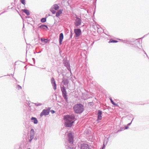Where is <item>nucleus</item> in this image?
<instances>
[{
  "mask_svg": "<svg viewBox=\"0 0 149 149\" xmlns=\"http://www.w3.org/2000/svg\"><path fill=\"white\" fill-rule=\"evenodd\" d=\"M64 119L65 120V125L66 127H71L74 123L75 116L74 114L72 115H67L64 116Z\"/></svg>",
  "mask_w": 149,
  "mask_h": 149,
  "instance_id": "1",
  "label": "nucleus"
},
{
  "mask_svg": "<svg viewBox=\"0 0 149 149\" xmlns=\"http://www.w3.org/2000/svg\"><path fill=\"white\" fill-rule=\"evenodd\" d=\"M67 139L68 142L65 143V144L66 148L72 149L73 148L72 146H73V137L71 132H69L68 134Z\"/></svg>",
  "mask_w": 149,
  "mask_h": 149,
  "instance_id": "2",
  "label": "nucleus"
},
{
  "mask_svg": "<svg viewBox=\"0 0 149 149\" xmlns=\"http://www.w3.org/2000/svg\"><path fill=\"white\" fill-rule=\"evenodd\" d=\"M74 111L76 113H81L84 111V106L81 104H77L73 107Z\"/></svg>",
  "mask_w": 149,
  "mask_h": 149,
  "instance_id": "3",
  "label": "nucleus"
},
{
  "mask_svg": "<svg viewBox=\"0 0 149 149\" xmlns=\"http://www.w3.org/2000/svg\"><path fill=\"white\" fill-rule=\"evenodd\" d=\"M61 89L62 92V96L65 101L67 102L68 101L67 93L64 86L61 87Z\"/></svg>",
  "mask_w": 149,
  "mask_h": 149,
  "instance_id": "4",
  "label": "nucleus"
},
{
  "mask_svg": "<svg viewBox=\"0 0 149 149\" xmlns=\"http://www.w3.org/2000/svg\"><path fill=\"white\" fill-rule=\"evenodd\" d=\"M50 108H48L47 109H43L40 114V117H42L43 116H47L49 115V113Z\"/></svg>",
  "mask_w": 149,
  "mask_h": 149,
  "instance_id": "5",
  "label": "nucleus"
},
{
  "mask_svg": "<svg viewBox=\"0 0 149 149\" xmlns=\"http://www.w3.org/2000/svg\"><path fill=\"white\" fill-rule=\"evenodd\" d=\"M81 20L80 18L77 17H76V19L74 22V24L77 27L81 25Z\"/></svg>",
  "mask_w": 149,
  "mask_h": 149,
  "instance_id": "6",
  "label": "nucleus"
},
{
  "mask_svg": "<svg viewBox=\"0 0 149 149\" xmlns=\"http://www.w3.org/2000/svg\"><path fill=\"white\" fill-rule=\"evenodd\" d=\"M35 135V132L33 129H31L30 131V139L29 141L30 142L33 139Z\"/></svg>",
  "mask_w": 149,
  "mask_h": 149,
  "instance_id": "7",
  "label": "nucleus"
},
{
  "mask_svg": "<svg viewBox=\"0 0 149 149\" xmlns=\"http://www.w3.org/2000/svg\"><path fill=\"white\" fill-rule=\"evenodd\" d=\"M74 32L75 34V36L78 37L81 34V31L80 29H75L74 30Z\"/></svg>",
  "mask_w": 149,
  "mask_h": 149,
  "instance_id": "8",
  "label": "nucleus"
},
{
  "mask_svg": "<svg viewBox=\"0 0 149 149\" xmlns=\"http://www.w3.org/2000/svg\"><path fill=\"white\" fill-rule=\"evenodd\" d=\"M81 149H91L88 144L85 143H82L81 145Z\"/></svg>",
  "mask_w": 149,
  "mask_h": 149,
  "instance_id": "9",
  "label": "nucleus"
},
{
  "mask_svg": "<svg viewBox=\"0 0 149 149\" xmlns=\"http://www.w3.org/2000/svg\"><path fill=\"white\" fill-rule=\"evenodd\" d=\"M51 81L54 89V90H56V83L55 81L54 78L52 77L51 78Z\"/></svg>",
  "mask_w": 149,
  "mask_h": 149,
  "instance_id": "10",
  "label": "nucleus"
},
{
  "mask_svg": "<svg viewBox=\"0 0 149 149\" xmlns=\"http://www.w3.org/2000/svg\"><path fill=\"white\" fill-rule=\"evenodd\" d=\"M102 111L101 110H99L97 113V120H100L102 119Z\"/></svg>",
  "mask_w": 149,
  "mask_h": 149,
  "instance_id": "11",
  "label": "nucleus"
},
{
  "mask_svg": "<svg viewBox=\"0 0 149 149\" xmlns=\"http://www.w3.org/2000/svg\"><path fill=\"white\" fill-rule=\"evenodd\" d=\"M63 38V33H61L60 34L59 38V42L60 44H61L62 42Z\"/></svg>",
  "mask_w": 149,
  "mask_h": 149,
  "instance_id": "12",
  "label": "nucleus"
},
{
  "mask_svg": "<svg viewBox=\"0 0 149 149\" xmlns=\"http://www.w3.org/2000/svg\"><path fill=\"white\" fill-rule=\"evenodd\" d=\"M31 120L32 122H33L34 124H37L38 123V121L36 118L32 117L31 118Z\"/></svg>",
  "mask_w": 149,
  "mask_h": 149,
  "instance_id": "13",
  "label": "nucleus"
},
{
  "mask_svg": "<svg viewBox=\"0 0 149 149\" xmlns=\"http://www.w3.org/2000/svg\"><path fill=\"white\" fill-rule=\"evenodd\" d=\"M39 28H42L45 30H47L48 29V27L47 26L44 25H41L39 26Z\"/></svg>",
  "mask_w": 149,
  "mask_h": 149,
  "instance_id": "14",
  "label": "nucleus"
},
{
  "mask_svg": "<svg viewBox=\"0 0 149 149\" xmlns=\"http://www.w3.org/2000/svg\"><path fill=\"white\" fill-rule=\"evenodd\" d=\"M62 10H58L56 13V16L57 17H58L62 13Z\"/></svg>",
  "mask_w": 149,
  "mask_h": 149,
  "instance_id": "15",
  "label": "nucleus"
},
{
  "mask_svg": "<svg viewBox=\"0 0 149 149\" xmlns=\"http://www.w3.org/2000/svg\"><path fill=\"white\" fill-rule=\"evenodd\" d=\"M62 82L65 85L68 84L69 83V81L68 79H64L63 80Z\"/></svg>",
  "mask_w": 149,
  "mask_h": 149,
  "instance_id": "16",
  "label": "nucleus"
},
{
  "mask_svg": "<svg viewBox=\"0 0 149 149\" xmlns=\"http://www.w3.org/2000/svg\"><path fill=\"white\" fill-rule=\"evenodd\" d=\"M52 8L55 9V10H57L59 8V6L56 4L54 5L52 7Z\"/></svg>",
  "mask_w": 149,
  "mask_h": 149,
  "instance_id": "17",
  "label": "nucleus"
},
{
  "mask_svg": "<svg viewBox=\"0 0 149 149\" xmlns=\"http://www.w3.org/2000/svg\"><path fill=\"white\" fill-rule=\"evenodd\" d=\"M23 12L26 14L28 15H30V13L29 11L26 9H24L23 10Z\"/></svg>",
  "mask_w": 149,
  "mask_h": 149,
  "instance_id": "18",
  "label": "nucleus"
},
{
  "mask_svg": "<svg viewBox=\"0 0 149 149\" xmlns=\"http://www.w3.org/2000/svg\"><path fill=\"white\" fill-rule=\"evenodd\" d=\"M34 104L36 106H39L42 105V104L41 103H34Z\"/></svg>",
  "mask_w": 149,
  "mask_h": 149,
  "instance_id": "19",
  "label": "nucleus"
},
{
  "mask_svg": "<svg viewBox=\"0 0 149 149\" xmlns=\"http://www.w3.org/2000/svg\"><path fill=\"white\" fill-rule=\"evenodd\" d=\"M110 101H111V103H112V104H113V105H115V106H117V104H116L115 103H114L113 102V101L112 99L111 98H110Z\"/></svg>",
  "mask_w": 149,
  "mask_h": 149,
  "instance_id": "20",
  "label": "nucleus"
},
{
  "mask_svg": "<svg viewBox=\"0 0 149 149\" xmlns=\"http://www.w3.org/2000/svg\"><path fill=\"white\" fill-rule=\"evenodd\" d=\"M51 11L52 13L53 14H54L56 13L55 10H54L53 8H52L51 9Z\"/></svg>",
  "mask_w": 149,
  "mask_h": 149,
  "instance_id": "21",
  "label": "nucleus"
},
{
  "mask_svg": "<svg viewBox=\"0 0 149 149\" xmlns=\"http://www.w3.org/2000/svg\"><path fill=\"white\" fill-rule=\"evenodd\" d=\"M46 21V18H42L41 19V22H45Z\"/></svg>",
  "mask_w": 149,
  "mask_h": 149,
  "instance_id": "22",
  "label": "nucleus"
},
{
  "mask_svg": "<svg viewBox=\"0 0 149 149\" xmlns=\"http://www.w3.org/2000/svg\"><path fill=\"white\" fill-rule=\"evenodd\" d=\"M118 42V41H116V40H111L109 41V43H110V42L115 43V42Z\"/></svg>",
  "mask_w": 149,
  "mask_h": 149,
  "instance_id": "23",
  "label": "nucleus"
},
{
  "mask_svg": "<svg viewBox=\"0 0 149 149\" xmlns=\"http://www.w3.org/2000/svg\"><path fill=\"white\" fill-rule=\"evenodd\" d=\"M25 0H21V2L24 5H25Z\"/></svg>",
  "mask_w": 149,
  "mask_h": 149,
  "instance_id": "24",
  "label": "nucleus"
},
{
  "mask_svg": "<svg viewBox=\"0 0 149 149\" xmlns=\"http://www.w3.org/2000/svg\"><path fill=\"white\" fill-rule=\"evenodd\" d=\"M17 88L18 89H20L22 88V87L19 85H17Z\"/></svg>",
  "mask_w": 149,
  "mask_h": 149,
  "instance_id": "25",
  "label": "nucleus"
},
{
  "mask_svg": "<svg viewBox=\"0 0 149 149\" xmlns=\"http://www.w3.org/2000/svg\"><path fill=\"white\" fill-rule=\"evenodd\" d=\"M123 42L125 43H130V42L127 40H124Z\"/></svg>",
  "mask_w": 149,
  "mask_h": 149,
  "instance_id": "26",
  "label": "nucleus"
},
{
  "mask_svg": "<svg viewBox=\"0 0 149 149\" xmlns=\"http://www.w3.org/2000/svg\"><path fill=\"white\" fill-rule=\"evenodd\" d=\"M105 147V145H104V143L103 145V146L102 148V149H104Z\"/></svg>",
  "mask_w": 149,
  "mask_h": 149,
  "instance_id": "27",
  "label": "nucleus"
},
{
  "mask_svg": "<svg viewBox=\"0 0 149 149\" xmlns=\"http://www.w3.org/2000/svg\"><path fill=\"white\" fill-rule=\"evenodd\" d=\"M51 113L52 114L54 113H55V111L54 110H52L51 111Z\"/></svg>",
  "mask_w": 149,
  "mask_h": 149,
  "instance_id": "28",
  "label": "nucleus"
},
{
  "mask_svg": "<svg viewBox=\"0 0 149 149\" xmlns=\"http://www.w3.org/2000/svg\"><path fill=\"white\" fill-rule=\"evenodd\" d=\"M133 120V119H132V121H131V122L130 123H128V124H127V126H129L131 124V123H132V120Z\"/></svg>",
  "mask_w": 149,
  "mask_h": 149,
  "instance_id": "29",
  "label": "nucleus"
},
{
  "mask_svg": "<svg viewBox=\"0 0 149 149\" xmlns=\"http://www.w3.org/2000/svg\"><path fill=\"white\" fill-rule=\"evenodd\" d=\"M44 41L45 42H47V39H44Z\"/></svg>",
  "mask_w": 149,
  "mask_h": 149,
  "instance_id": "30",
  "label": "nucleus"
},
{
  "mask_svg": "<svg viewBox=\"0 0 149 149\" xmlns=\"http://www.w3.org/2000/svg\"><path fill=\"white\" fill-rule=\"evenodd\" d=\"M128 128V126H126L125 127V129H127Z\"/></svg>",
  "mask_w": 149,
  "mask_h": 149,
  "instance_id": "31",
  "label": "nucleus"
},
{
  "mask_svg": "<svg viewBox=\"0 0 149 149\" xmlns=\"http://www.w3.org/2000/svg\"><path fill=\"white\" fill-rule=\"evenodd\" d=\"M143 52H144V53L145 54H146V52L144 51L143 50Z\"/></svg>",
  "mask_w": 149,
  "mask_h": 149,
  "instance_id": "32",
  "label": "nucleus"
},
{
  "mask_svg": "<svg viewBox=\"0 0 149 149\" xmlns=\"http://www.w3.org/2000/svg\"><path fill=\"white\" fill-rule=\"evenodd\" d=\"M33 61L34 60H35V59H34V58H33Z\"/></svg>",
  "mask_w": 149,
  "mask_h": 149,
  "instance_id": "33",
  "label": "nucleus"
},
{
  "mask_svg": "<svg viewBox=\"0 0 149 149\" xmlns=\"http://www.w3.org/2000/svg\"><path fill=\"white\" fill-rule=\"evenodd\" d=\"M120 131V130H118V131Z\"/></svg>",
  "mask_w": 149,
  "mask_h": 149,
  "instance_id": "34",
  "label": "nucleus"
},
{
  "mask_svg": "<svg viewBox=\"0 0 149 149\" xmlns=\"http://www.w3.org/2000/svg\"><path fill=\"white\" fill-rule=\"evenodd\" d=\"M41 40L42 41V39H41Z\"/></svg>",
  "mask_w": 149,
  "mask_h": 149,
  "instance_id": "35",
  "label": "nucleus"
}]
</instances>
